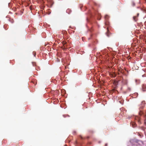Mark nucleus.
Here are the masks:
<instances>
[{
    "label": "nucleus",
    "mask_w": 146,
    "mask_h": 146,
    "mask_svg": "<svg viewBox=\"0 0 146 146\" xmlns=\"http://www.w3.org/2000/svg\"><path fill=\"white\" fill-rule=\"evenodd\" d=\"M107 35L108 36H109L111 35V34L110 33V32L108 31L107 32Z\"/></svg>",
    "instance_id": "1"
},
{
    "label": "nucleus",
    "mask_w": 146,
    "mask_h": 146,
    "mask_svg": "<svg viewBox=\"0 0 146 146\" xmlns=\"http://www.w3.org/2000/svg\"><path fill=\"white\" fill-rule=\"evenodd\" d=\"M109 18V16L107 15H106L105 16V18L106 20H107Z\"/></svg>",
    "instance_id": "2"
},
{
    "label": "nucleus",
    "mask_w": 146,
    "mask_h": 146,
    "mask_svg": "<svg viewBox=\"0 0 146 146\" xmlns=\"http://www.w3.org/2000/svg\"><path fill=\"white\" fill-rule=\"evenodd\" d=\"M133 20L135 21H136L137 20V17L136 16L133 17Z\"/></svg>",
    "instance_id": "3"
},
{
    "label": "nucleus",
    "mask_w": 146,
    "mask_h": 146,
    "mask_svg": "<svg viewBox=\"0 0 146 146\" xmlns=\"http://www.w3.org/2000/svg\"><path fill=\"white\" fill-rule=\"evenodd\" d=\"M84 37H82V40L83 41H84Z\"/></svg>",
    "instance_id": "4"
},
{
    "label": "nucleus",
    "mask_w": 146,
    "mask_h": 146,
    "mask_svg": "<svg viewBox=\"0 0 146 146\" xmlns=\"http://www.w3.org/2000/svg\"><path fill=\"white\" fill-rule=\"evenodd\" d=\"M62 49H63L64 50L65 49V48H64L63 47H62Z\"/></svg>",
    "instance_id": "5"
},
{
    "label": "nucleus",
    "mask_w": 146,
    "mask_h": 146,
    "mask_svg": "<svg viewBox=\"0 0 146 146\" xmlns=\"http://www.w3.org/2000/svg\"><path fill=\"white\" fill-rule=\"evenodd\" d=\"M132 125H133L134 124V125H135V123H132Z\"/></svg>",
    "instance_id": "6"
},
{
    "label": "nucleus",
    "mask_w": 146,
    "mask_h": 146,
    "mask_svg": "<svg viewBox=\"0 0 146 146\" xmlns=\"http://www.w3.org/2000/svg\"><path fill=\"white\" fill-rule=\"evenodd\" d=\"M66 43H65H65H64V42H63V44H65Z\"/></svg>",
    "instance_id": "7"
},
{
    "label": "nucleus",
    "mask_w": 146,
    "mask_h": 146,
    "mask_svg": "<svg viewBox=\"0 0 146 146\" xmlns=\"http://www.w3.org/2000/svg\"><path fill=\"white\" fill-rule=\"evenodd\" d=\"M14 22V21L13 20H12V23H13Z\"/></svg>",
    "instance_id": "8"
},
{
    "label": "nucleus",
    "mask_w": 146,
    "mask_h": 146,
    "mask_svg": "<svg viewBox=\"0 0 146 146\" xmlns=\"http://www.w3.org/2000/svg\"><path fill=\"white\" fill-rule=\"evenodd\" d=\"M105 146H107V144H105Z\"/></svg>",
    "instance_id": "9"
},
{
    "label": "nucleus",
    "mask_w": 146,
    "mask_h": 146,
    "mask_svg": "<svg viewBox=\"0 0 146 146\" xmlns=\"http://www.w3.org/2000/svg\"><path fill=\"white\" fill-rule=\"evenodd\" d=\"M133 127H135V126H134L133 125Z\"/></svg>",
    "instance_id": "10"
}]
</instances>
